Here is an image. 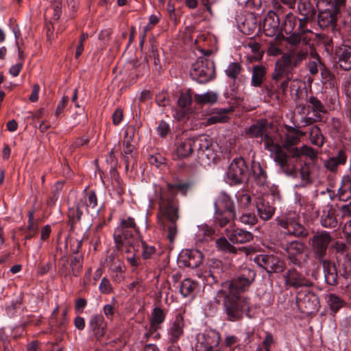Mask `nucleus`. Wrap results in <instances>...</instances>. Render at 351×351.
<instances>
[{"label": "nucleus", "mask_w": 351, "mask_h": 351, "mask_svg": "<svg viewBox=\"0 0 351 351\" xmlns=\"http://www.w3.org/2000/svg\"><path fill=\"white\" fill-rule=\"evenodd\" d=\"M300 142V137L293 134H287L285 137L282 143V148H284L286 151L287 156L288 158L287 161V167L289 170L293 173L291 175H287L291 177H296L297 172L295 170V165L292 162L291 158L293 157V150L298 149L299 147L295 145Z\"/></svg>", "instance_id": "17"}, {"label": "nucleus", "mask_w": 351, "mask_h": 351, "mask_svg": "<svg viewBox=\"0 0 351 351\" xmlns=\"http://www.w3.org/2000/svg\"><path fill=\"white\" fill-rule=\"evenodd\" d=\"M215 210L232 211L235 212L234 203L230 197L226 193H221L217 197L214 202Z\"/></svg>", "instance_id": "33"}, {"label": "nucleus", "mask_w": 351, "mask_h": 351, "mask_svg": "<svg viewBox=\"0 0 351 351\" xmlns=\"http://www.w3.org/2000/svg\"><path fill=\"white\" fill-rule=\"evenodd\" d=\"M219 334L215 330H209L198 335L197 346L201 351H214L219 349Z\"/></svg>", "instance_id": "16"}, {"label": "nucleus", "mask_w": 351, "mask_h": 351, "mask_svg": "<svg viewBox=\"0 0 351 351\" xmlns=\"http://www.w3.org/2000/svg\"><path fill=\"white\" fill-rule=\"evenodd\" d=\"M136 229H123L117 228L114 232V239L116 247L121 250L124 245H131L134 249L135 245H138L140 241L136 237Z\"/></svg>", "instance_id": "14"}, {"label": "nucleus", "mask_w": 351, "mask_h": 351, "mask_svg": "<svg viewBox=\"0 0 351 351\" xmlns=\"http://www.w3.org/2000/svg\"><path fill=\"white\" fill-rule=\"evenodd\" d=\"M106 263L112 271L117 273H123L124 271L123 263L114 254H111L108 256Z\"/></svg>", "instance_id": "47"}, {"label": "nucleus", "mask_w": 351, "mask_h": 351, "mask_svg": "<svg viewBox=\"0 0 351 351\" xmlns=\"http://www.w3.org/2000/svg\"><path fill=\"white\" fill-rule=\"evenodd\" d=\"M293 151V153L291 159L298 160L301 156H305L313 161L317 158L318 152L313 147L306 145L299 147L298 149Z\"/></svg>", "instance_id": "38"}, {"label": "nucleus", "mask_w": 351, "mask_h": 351, "mask_svg": "<svg viewBox=\"0 0 351 351\" xmlns=\"http://www.w3.org/2000/svg\"><path fill=\"white\" fill-rule=\"evenodd\" d=\"M230 242L231 241L225 237H219L215 241L217 250L223 253L234 254H237L238 251H241L247 255L252 251L250 248L246 247L237 248Z\"/></svg>", "instance_id": "25"}, {"label": "nucleus", "mask_w": 351, "mask_h": 351, "mask_svg": "<svg viewBox=\"0 0 351 351\" xmlns=\"http://www.w3.org/2000/svg\"><path fill=\"white\" fill-rule=\"evenodd\" d=\"M191 77L201 84L209 82L215 77V64L213 62L199 58L192 64L191 70Z\"/></svg>", "instance_id": "7"}, {"label": "nucleus", "mask_w": 351, "mask_h": 351, "mask_svg": "<svg viewBox=\"0 0 351 351\" xmlns=\"http://www.w3.org/2000/svg\"><path fill=\"white\" fill-rule=\"evenodd\" d=\"M202 259L203 254L198 250H186L182 251L180 256V262L191 268L197 267L202 263Z\"/></svg>", "instance_id": "23"}, {"label": "nucleus", "mask_w": 351, "mask_h": 351, "mask_svg": "<svg viewBox=\"0 0 351 351\" xmlns=\"http://www.w3.org/2000/svg\"><path fill=\"white\" fill-rule=\"evenodd\" d=\"M261 141L264 143L265 149L274 154V160L280 166L281 170L286 175H291L293 173L287 167V153L280 145L274 143L269 132L261 138Z\"/></svg>", "instance_id": "8"}, {"label": "nucleus", "mask_w": 351, "mask_h": 351, "mask_svg": "<svg viewBox=\"0 0 351 351\" xmlns=\"http://www.w3.org/2000/svg\"><path fill=\"white\" fill-rule=\"evenodd\" d=\"M297 10L301 16L298 19V28L302 33L311 32L306 28L308 23L314 21L317 10L311 0H299L298 2Z\"/></svg>", "instance_id": "9"}, {"label": "nucleus", "mask_w": 351, "mask_h": 351, "mask_svg": "<svg viewBox=\"0 0 351 351\" xmlns=\"http://www.w3.org/2000/svg\"><path fill=\"white\" fill-rule=\"evenodd\" d=\"M240 221L245 224L253 225L256 221V217L254 214L245 213L240 217Z\"/></svg>", "instance_id": "63"}, {"label": "nucleus", "mask_w": 351, "mask_h": 351, "mask_svg": "<svg viewBox=\"0 0 351 351\" xmlns=\"http://www.w3.org/2000/svg\"><path fill=\"white\" fill-rule=\"evenodd\" d=\"M305 33H302L300 30V33H293L289 36L287 37V42L291 46L298 47L300 44H302L301 47H304V44H303V40L306 39V38H303L302 36Z\"/></svg>", "instance_id": "54"}, {"label": "nucleus", "mask_w": 351, "mask_h": 351, "mask_svg": "<svg viewBox=\"0 0 351 351\" xmlns=\"http://www.w3.org/2000/svg\"><path fill=\"white\" fill-rule=\"evenodd\" d=\"M184 326L183 318L180 315L176 316L168 330L169 340L171 344H175L182 336Z\"/></svg>", "instance_id": "30"}, {"label": "nucleus", "mask_w": 351, "mask_h": 351, "mask_svg": "<svg viewBox=\"0 0 351 351\" xmlns=\"http://www.w3.org/2000/svg\"><path fill=\"white\" fill-rule=\"evenodd\" d=\"M311 55L314 60L308 62V69L310 73L313 75H315L318 73V66L319 65V66L322 68L323 64L321 62L320 58L317 53L311 52Z\"/></svg>", "instance_id": "53"}, {"label": "nucleus", "mask_w": 351, "mask_h": 351, "mask_svg": "<svg viewBox=\"0 0 351 351\" xmlns=\"http://www.w3.org/2000/svg\"><path fill=\"white\" fill-rule=\"evenodd\" d=\"M273 195H267L258 199L256 208L260 217L263 220L269 219L274 215L275 207L270 204L269 200L273 199Z\"/></svg>", "instance_id": "24"}, {"label": "nucleus", "mask_w": 351, "mask_h": 351, "mask_svg": "<svg viewBox=\"0 0 351 351\" xmlns=\"http://www.w3.org/2000/svg\"><path fill=\"white\" fill-rule=\"evenodd\" d=\"M295 170H297L295 169ZM297 176H300V178L302 180L303 184H308L312 182V180L311 178V167L308 163L304 162L301 165V167L299 169V172L296 171ZM296 176L295 178H297Z\"/></svg>", "instance_id": "49"}, {"label": "nucleus", "mask_w": 351, "mask_h": 351, "mask_svg": "<svg viewBox=\"0 0 351 351\" xmlns=\"http://www.w3.org/2000/svg\"><path fill=\"white\" fill-rule=\"evenodd\" d=\"M217 296L223 298V311L228 321L237 322L245 314L248 315L250 308L247 298L227 293L226 290H219Z\"/></svg>", "instance_id": "3"}, {"label": "nucleus", "mask_w": 351, "mask_h": 351, "mask_svg": "<svg viewBox=\"0 0 351 351\" xmlns=\"http://www.w3.org/2000/svg\"><path fill=\"white\" fill-rule=\"evenodd\" d=\"M335 56L337 64L343 70L351 69V47L348 45L337 46Z\"/></svg>", "instance_id": "21"}, {"label": "nucleus", "mask_w": 351, "mask_h": 351, "mask_svg": "<svg viewBox=\"0 0 351 351\" xmlns=\"http://www.w3.org/2000/svg\"><path fill=\"white\" fill-rule=\"evenodd\" d=\"M71 272L74 276H77L82 267V256L77 255L74 256L71 262Z\"/></svg>", "instance_id": "56"}, {"label": "nucleus", "mask_w": 351, "mask_h": 351, "mask_svg": "<svg viewBox=\"0 0 351 351\" xmlns=\"http://www.w3.org/2000/svg\"><path fill=\"white\" fill-rule=\"evenodd\" d=\"M299 83L300 82L298 80H295L292 81V78L291 77H287L278 86V90L285 95L289 86L292 92L294 90L295 91V99H297L299 98L298 93L300 92V86H297V84Z\"/></svg>", "instance_id": "44"}, {"label": "nucleus", "mask_w": 351, "mask_h": 351, "mask_svg": "<svg viewBox=\"0 0 351 351\" xmlns=\"http://www.w3.org/2000/svg\"><path fill=\"white\" fill-rule=\"evenodd\" d=\"M296 304L300 312L312 314L317 312L319 308V298L312 292L298 293L296 297Z\"/></svg>", "instance_id": "12"}, {"label": "nucleus", "mask_w": 351, "mask_h": 351, "mask_svg": "<svg viewBox=\"0 0 351 351\" xmlns=\"http://www.w3.org/2000/svg\"><path fill=\"white\" fill-rule=\"evenodd\" d=\"M217 94L212 91L194 95L195 101L199 105L213 104L217 101Z\"/></svg>", "instance_id": "45"}, {"label": "nucleus", "mask_w": 351, "mask_h": 351, "mask_svg": "<svg viewBox=\"0 0 351 351\" xmlns=\"http://www.w3.org/2000/svg\"><path fill=\"white\" fill-rule=\"evenodd\" d=\"M84 202H78L76 207L69 208L68 217L69 218V225L71 226L70 230H73L75 225L80 221L83 213L81 210V206H84Z\"/></svg>", "instance_id": "43"}, {"label": "nucleus", "mask_w": 351, "mask_h": 351, "mask_svg": "<svg viewBox=\"0 0 351 351\" xmlns=\"http://www.w3.org/2000/svg\"><path fill=\"white\" fill-rule=\"evenodd\" d=\"M276 221L277 225L283 229V232L285 234L302 238L308 235V230L291 218L282 216L277 217Z\"/></svg>", "instance_id": "11"}, {"label": "nucleus", "mask_w": 351, "mask_h": 351, "mask_svg": "<svg viewBox=\"0 0 351 351\" xmlns=\"http://www.w3.org/2000/svg\"><path fill=\"white\" fill-rule=\"evenodd\" d=\"M327 8L319 11L317 23L322 29L333 28L337 23L339 8L335 4L325 3Z\"/></svg>", "instance_id": "13"}, {"label": "nucleus", "mask_w": 351, "mask_h": 351, "mask_svg": "<svg viewBox=\"0 0 351 351\" xmlns=\"http://www.w3.org/2000/svg\"><path fill=\"white\" fill-rule=\"evenodd\" d=\"M237 197V201L243 206H247L251 202V196L244 192L239 193Z\"/></svg>", "instance_id": "64"}, {"label": "nucleus", "mask_w": 351, "mask_h": 351, "mask_svg": "<svg viewBox=\"0 0 351 351\" xmlns=\"http://www.w3.org/2000/svg\"><path fill=\"white\" fill-rule=\"evenodd\" d=\"M285 284L287 286L298 289L302 287H310L313 282L306 278L304 275L298 271L296 269H288L285 275Z\"/></svg>", "instance_id": "18"}, {"label": "nucleus", "mask_w": 351, "mask_h": 351, "mask_svg": "<svg viewBox=\"0 0 351 351\" xmlns=\"http://www.w3.org/2000/svg\"><path fill=\"white\" fill-rule=\"evenodd\" d=\"M230 109L216 108L213 110L210 117L207 119V124L212 125L216 123L226 122L228 119V113Z\"/></svg>", "instance_id": "42"}, {"label": "nucleus", "mask_w": 351, "mask_h": 351, "mask_svg": "<svg viewBox=\"0 0 351 351\" xmlns=\"http://www.w3.org/2000/svg\"><path fill=\"white\" fill-rule=\"evenodd\" d=\"M193 151L197 152L199 162L204 165L214 162L217 157L212 138L206 134L194 136L179 143L176 154L178 158H186Z\"/></svg>", "instance_id": "2"}, {"label": "nucleus", "mask_w": 351, "mask_h": 351, "mask_svg": "<svg viewBox=\"0 0 351 351\" xmlns=\"http://www.w3.org/2000/svg\"><path fill=\"white\" fill-rule=\"evenodd\" d=\"M89 327L97 338L101 337L105 334L106 325L102 315H95L90 317Z\"/></svg>", "instance_id": "34"}, {"label": "nucleus", "mask_w": 351, "mask_h": 351, "mask_svg": "<svg viewBox=\"0 0 351 351\" xmlns=\"http://www.w3.org/2000/svg\"><path fill=\"white\" fill-rule=\"evenodd\" d=\"M304 47H301L300 49L291 50L289 53H285V56H288L291 60V64L293 68L298 67L300 63L306 59L308 54V45L306 39L303 40Z\"/></svg>", "instance_id": "27"}, {"label": "nucleus", "mask_w": 351, "mask_h": 351, "mask_svg": "<svg viewBox=\"0 0 351 351\" xmlns=\"http://www.w3.org/2000/svg\"><path fill=\"white\" fill-rule=\"evenodd\" d=\"M293 69L289 57L283 54L281 58L276 62L274 71L272 73V79L275 82H278L282 77H289Z\"/></svg>", "instance_id": "20"}, {"label": "nucleus", "mask_w": 351, "mask_h": 351, "mask_svg": "<svg viewBox=\"0 0 351 351\" xmlns=\"http://www.w3.org/2000/svg\"><path fill=\"white\" fill-rule=\"evenodd\" d=\"M142 245H143V251L142 253L143 259L146 260V259L150 258L152 257V256L153 254H154L156 252L155 247L152 245H148L145 244V243H142Z\"/></svg>", "instance_id": "61"}, {"label": "nucleus", "mask_w": 351, "mask_h": 351, "mask_svg": "<svg viewBox=\"0 0 351 351\" xmlns=\"http://www.w3.org/2000/svg\"><path fill=\"white\" fill-rule=\"evenodd\" d=\"M335 195L339 201L347 202L351 199V173L344 175L341 180L340 186Z\"/></svg>", "instance_id": "29"}, {"label": "nucleus", "mask_w": 351, "mask_h": 351, "mask_svg": "<svg viewBox=\"0 0 351 351\" xmlns=\"http://www.w3.org/2000/svg\"><path fill=\"white\" fill-rule=\"evenodd\" d=\"M326 301L330 307V309L335 313L337 312L339 308L342 306L341 300L334 294L327 295Z\"/></svg>", "instance_id": "55"}, {"label": "nucleus", "mask_w": 351, "mask_h": 351, "mask_svg": "<svg viewBox=\"0 0 351 351\" xmlns=\"http://www.w3.org/2000/svg\"><path fill=\"white\" fill-rule=\"evenodd\" d=\"M135 128L134 126H128L124 134L123 141V150L121 152V159L125 164V169H128L130 163L134 158V151L135 147L131 144L134 137Z\"/></svg>", "instance_id": "15"}, {"label": "nucleus", "mask_w": 351, "mask_h": 351, "mask_svg": "<svg viewBox=\"0 0 351 351\" xmlns=\"http://www.w3.org/2000/svg\"><path fill=\"white\" fill-rule=\"evenodd\" d=\"M243 69L240 64L237 62H231L225 70L226 75L233 81V86H235L237 80L242 82L244 79L241 75Z\"/></svg>", "instance_id": "41"}, {"label": "nucleus", "mask_w": 351, "mask_h": 351, "mask_svg": "<svg viewBox=\"0 0 351 351\" xmlns=\"http://www.w3.org/2000/svg\"><path fill=\"white\" fill-rule=\"evenodd\" d=\"M226 181L230 185H238L247 182L249 168L242 157L234 158L226 171Z\"/></svg>", "instance_id": "5"}, {"label": "nucleus", "mask_w": 351, "mask_h": 351, "mask_svg": "<svg viewBox=\"0 0 351 351\" xmlns=\"http://www.w3.org/2000/svg\"><path fill=\"white\" fill-rule=\"evenodd\" d=\"M306 245L303 242L298 241H293L288 242L284 250L287 253V256L290 261L294 265L300 264L301 256L305 250Z\"/></svg>", "instance_id": "22"}, {"label": "nucleus", "mask_w": 351, "mask_h": 351, "mask_svg": "<svg viewBox=\"0 0 351 351\" xmlns=\"http://www.w3.org/2000/svg\"><path fill=\"white\" fill-rule=\"evenodd\" d=\"M322 261L326 283L330 285H337L338 274L335 265L328 261L323 260Z\"/></svg>", "instance_id": "32"}, {"label": "nucleus", "mask_w": 351, "mask_h": 351, "mask_svg": "<svg viewBox=\"0 0 351 351\" xmlns=\"http://www.w3.org/2000/svg\"><path fill=\"white\" fill-rule=\"evenodd\" d=\"M332 237L330 232L326 230L313 232L308 239V244L314 258L318 261H323L327 255L328 246Z\"/></svg>", "instance_id": "4"}, {"label": "nucleus", "mask_w": 351, "mask_h": 351, "mask_svg": "<svg viewBox=\"0 0 351 351\" xmlns=\"http://www.w3.org/2000/svg\"><path fill=\"white\" fill-rule=\"evenodd\" d=\"M192 103V97L189 91L182 92L178 99V106L180 110L176 112V117L178 119L184 118L191 109Z\"/></svg>", "instance_id": "31"}, {"label": "nucleus", "mask_w": 351, "mask_h": 351, "mask_svg": "<svg viewBox=\"0 0 351 351\" xmlns=\"http://www.w3.org/2000/svg\"><path fill=\"white\" fill-rule=\"evenodd\" d=\"M320 223L324 228H334L338 225V221L336 217V210L332 205L328 204L322 210Z\"/></svg>", "instance_id": "28"}, {"label": "nucleus", "mask_w": 351, "mask_h": 351, "mask_svg": "<svg viewBox=\"0 0 351 351\" xmlns=\"http://www.w3.org/2000/svg\"><path fill=\"white\" fill-rule=\"evenodd\" d=\"M308 102L310 104L308 107L312 110L315 117H319V116L317 115L318 113L325 112L326 110L324 106L317 97L314 96L310 97Z\"/></svg>", "instance_id": "51"}, {"label": "nucleus", "mask_w": 351, "mask_h": 351, "mask_svg": "<svg viewBox=\"0 0 351 351\" xmlns=\"http://www.w3.org/2000/svg\"><path fill=\"white\" fill-rule=\"evenodd\" d=\"M280 19L277 14L269 11L263 21V29L267 36L272 37L278 32Z\"/></svg>", "instance_id": "26"}, {"label": "nucleus", "mask_w": 351, "mask_h": 351, "mask_svg": "<svg viewBox=\"0 0 351 351\" xmlns=\"http://www.w3.org/2000/svg\"><path fill=\"white\" fill-rule=\"evenodd\" d=\"M21 304V299L18 298L15 302H13L11 305L8 306L5 308L7 315L12 317L14 315L17 308L20 307Z\"/></svg>", "instance_id": "62"}, {"label": "nucleus", "mask_w": 351, "mask_h": 351, "mask_svg": "<svg viewBox=\"0 0 351 351\" xmlns=\"http://www.w3.org/2000/svg\"><path fill=\"white\" fill-rule=\"evenodd\" d=\"M225 233L227 238L232 243L242 244L249 243L254 238L250 232L232 226H229L225 230Z\"/></svg>", "instance_id": "19"}, {"label": "nucleus", "mask_w": 351, "mask_h": 351, "mask_svg": "<svg viewBox=\"0 0 351 351\" xmlns=\"http://www.w3.org/2000/svg\"><path fill=\"white\" fill-rule=\"evenodd\" d=\"M253 55L251 56L252 60L259 61L262 59L263 51H261V45L257 43H254L250 45Z\"/></svg>", "instance_id": "58"}, {"label": "nucleus", "mask_w": 351, "mask_h": 351, "mask_svg": "<svg viewBox=\"0 0 351 351\" xmlns=\"http://www.w3.org/2000/svg\"><path fill=\"white\" fill-rule=\"evenodd\" d=\"M333 158L335 162L340 166L344 165L348 159L346 151L344 149H339L337 151L334 156L330 157Z\"/></svg>", "instance_id": "57"}, {"label": "nucleus", "mask_w": 351, "mask_h": 351, "mask_svg": "<svg viewBox=\"0 0 351 351\" xmlns=\"http://www.w3.org/2000/svg\"><path fill=\"white\" fill-rule=\"evenodd\" d=\"M309 139L312 144L321 147L324 143V137L317 126L311 128L309 132Z\"/></svg>", "instance_id": "46"}, {"label": "nucleus", "mask_w": 351, "mask_h": 351, "mask_svg": "<svg viewBox=\"0 0 351 351\" xmlns=\"http://www.w3.org/2000/svg\"><path fill=\"white\" fill-rule=\"evenodd\" d=\"M99 288L100 291L104 294H109L112 290L111 284L106 278L101 279Z\"/></svg>", "instance_id": "60"}, {"label": "nucleus", "mask_w": 351, "mask_h": 351, "mask_svg": "<svg viewBox=\"0 0 351 351\" xmlns=\"http://www.w3.org/2000/svg\"><path fill=\"white\" fill-rule=\"evenodd\" d=\"M268 132L267 121L261 120L252 125L246 132V134L251 138H263Z\"/></svg>", "instance_id": "35"}, {"label": "nucleus", "mask_w": 351, "mask_h": 351, "mask_svg": "<svg viewBox=\"0 0 351 351\" xmlns=\"http://www.w3.org/2000/svg\"><path fill=\"white\" fill-rule=\"evenodd\" d=\"M192 186L191 182L168 183L166 189L156 191V200L158 204V221L167 232V237L173 243L178 234L177 221L180 218L179 204L176 198V191L186 195Z\"/></svg>", "instance_id": "1"}, {"label": "nucleus", "mask_w": 351, "mask_h": 351, "mask_svg": "<svg viewBox=\"0 0 351 351\" xmlns=\"http://www.w3.org/2000/svg\"><path fill=\"white\" fill-rule=\"evenodd\" d=\"M340 277L348 281L346 288L351 289V256H348L343 264L342 270L340 271Z\"/></svg>", "instance_id": "48"}, {"label": "nucleus", "mask_w": 351, "mask_h": 351, "mask_svg": "<svg viewBox=\"0 0 351 351\" xmlns=\"http://www.w3.org/2000/svg\"><path fill=\"white\" fill-rule=\"evenodd\" d=\"M221 275L222 274H219V272H215L211 269H209V271L205 275V280L208 284H217L221 278Z\"/></svg>", "instance_id": "59"}, {"label": "nucleus", "mask_w": 351, "mask_h": 351, "mask_svg": "<svg viewBox=\"0 0 351 351\" xmlns=\"http://www.w3.org/2000/svg\"><path fill=\"white\" fill-rule=\"evenodd\" d=\"M254 261L268 274L281 273L285 267L284 261L274 254H259L254 258Z\"/></svg>", "instance_id": "10"}, {"label": "nucleus", "mask_w": 351, "mask_h": 351, "mask_svg": "<svg viewBox=\"0 0 351 351\" xmlns=\"http://www.w3.org/2000/svg\"><path fill=\"white\" fill-rule=\"evenodd\" d=\"M235 216V212L215 210L214 221L221 228H223L231 223Z\"/></svg>", "instance_id": "36"}, {"label": "nucleus", "mask_w": 351, "mask_h": 351, "mask_svg": "<svg viewBox=\"0 0 351 351\" xmlns=\"http://www.w3.org/2000/svg\"><path fill=\"white\" fill-rule=\"evenodd\" d=\"M256 272L250 268L243 269L241 272L231 280L226 282L228 291L227 293L241 295L240 293L248 289L256 278Z\"/></svg>", "instance_id": "6"}, {"label": "nucleus", "mask_w": 351, "mask_h": 351, "mask_svg": "<svg viewBox=\"0 0 351 351\" xmlns=\"http://www.w3.org/2000/svg\"><path fill=\"white\" fill-rule=\"evenodd\" d=\"M12 331L9 329L3 328L0 330V339L3 343L4 351H12V346L10 345V339Z\"/></svg>", "instance_id": "52"}, {"label": "nucleus", "mask_w": 351, "mask_h": 351, "mask_svg": "<svg viewBox=\"0 0 351 351\" xmlns=\"http://www.w3.org/2000/svg\"><path fill=\"white\" fill-rule=\"evenodd\" d=\"M251 85L260 87L263 82L266 75V68L263 65H256L252 70Z\"/></svg>", "instance_id": "39"}, {"label": "nucleus", "mask_w": 351, "mask_h": 351, "mask_svg": "<svg viewBox=\"0 0 351 351\" xmlns=\"http://www.w3.org/2000/svg\"><path fill=\"white\" fill-rule=\"evenodd\" d=\"M197 288V284L189 278L184 279L180 287V293L184 297L189 296Z\"/></svg>", "instance_id": "50"}, {"label": "nucleus", "mask_w": 351, "mask_h": 351, "mask_svg": "<svg viewBox=\"0 0 351 351\" xmlns=\"http://www.w3.org/2000/svg\"><path fill=\"white\" fill-rule=\"evenodd\" d=\"M252 173L256 183L260 186H264L267 181V176L266 171L263 169L261 164L258 162H252Z\"/></svg>", "instance_id": "37"}, {"label": "nucleus", "mask_w": 351, "mask_h": 351, "mask_svg": "<svg viewBox=\"0 0 351 351\" xmlns=\"http://www.w3.org/2000/svg\"><path fill=\"white\" fill-rule=\"evenodd\" d=\"M165 319V313L164 311L160 307H156L153 309L152 313V317L150 319V330L156 331L160 328V325Z\"/></svg>", "instance_id": "40"}]
</instances>
